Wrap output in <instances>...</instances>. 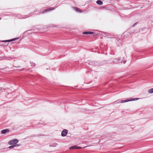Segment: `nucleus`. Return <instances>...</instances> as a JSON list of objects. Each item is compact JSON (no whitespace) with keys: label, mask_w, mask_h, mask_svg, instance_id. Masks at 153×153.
I'll return each instance as SVG.
<instances>
[{"label":"nucleus","mask_w":153,"mask_h":153,"mask_svg":"<svg viewBox=\"0 0 153 153\" xmlns=\"http://www.w3.org/2000/svg\"><path fill=\"white\" fill-rule=\"evenodd\" d=\"M18 139H14L10 140L8 142V144L10 145L16 144L18 143Z\"/></svg>","instance_id":"1"},{"label":"nucleus","mask_w":153,"mask_h":153,"mask_svg":"<svg viewBox=\"0 0 153 153\" xmlns=\"http://www.w3.org/2000/svg\"><path fill=\"white\" fill-rule=\"evenodd\" d=\"M139 99L138 98H132L131 99H127L125 100H122L119 102H118L117 103H124L126 102L130 101H132L136 100Z\"/></svg>","instance_id":"2"},{"label":"nucleus","mask_w":153,"mask_h":153,"mask_svg":"<svg viewBox=\"0 0 153 153\" xmlns=\"http://www.w3.org/2000/svg\"><path fill=\"white\" fill-rule=\"evenodd\" d=\"M68 133V130L67 129H64L61 133V135L62 137L65 136Z\"/></svg>","instance_id":"3"},{"label":"nucleus","mask_w":153,"mask_h":153,"mask_svg":"<svg viewBox=\"0 0 153 153\" xmlns=\"http://www.w3.org/2000/svg\"><path fill=\"white\" fill-rule=\"evenodd\" d=\"M55 9V8H48V9H47L45 10H44V11L43 12H42V13H46V12H49V11H50L54 10Z\"/></svg>","instance_id":"4"},{"label":"nucleus","mask_w":153,"mask_h":153,"mask_svg":"<svg viewBox=\"0 0 153 153\" xmlns=\"http://www.w3.org/2000/svg\"><path fill=\"white\" fill-rule=\"evenodd\" d=\"M74 10L77 12H82V11L80 9L78 8L75 7H73Z\"/></svg>","instance_id":"5"},{"label":"nucleus","mask_w":153,"mask_h":153,"mask_svg":"<svg viewBox=\"0 0 153 153\" xmlns=\"http://www.w3.org/2000/svg\"><path fill=\"white\" fill-rule=\"evenodd\" d=\"M16 38H14V39H10V40H3V41H1V42H12V41H15L16 40Z\"/></svg>","instance_id":"6"},{"label":"nucleus","mask_w":153,"mask_h":153,"mask_svg":"<svg viewBox=\"0 0 153 153\" xmlns=\"http://www.w3.org/2000/svg\"><path fill=\"white\" fill-rule=\"evenodd\" d=\"M9 129H4L2 130L1 131V134H6L7 132H9Z\"/></svg>","instance_id":"7"},{"label":"nucleus","mask_w":153,"mask_h":153,"mask_svg":"<svg viewBox=\"0 0 153 153\" xmlns=\"http://www.w3.org/2000/svg\"><path fill=\"white\" fill-rule=\"evenodd\" d=\"M93 33H94L93 32L86 31V32H83L82 33L84 34H93Z\"/></svg>","instance_id":"8"},{"label":"nucleus","mask_w":153,"mask_h":153,"mask_svg":"<svg viewBox=\"0 0 153 153\" xmlns=\"http://www.w3.org/2000/svg\"><path fill=\"white\" fill-rule=\"evenodd\" d=\"M121 58V57L119 58L118 60V63H120V62H123L124 63H126V61H122V60Z\"/></svg>","instance_id":"9"},{"label":"nucleus","mask_w":153,"mask_h":153,"mask_svg":"<svg viewBox=\"0 0 153 153\" xmlns=\"http://www.w3.org/2000/svg\"><path fill=\"white\" fill-rule=\"evenodd\" d=\"M57 146V144L56 143H52L50 145V146L51 147H55Z\"/></svg>","instance_id":"10"},{"label":"nucleus","mask_w":153,"mask_h":153,"mask_svg":"<svg viewBox=\"0 0 153 153\" xmlns=\"http://www.w3.org/2000/svg\"><path fill=\"white\" fill-rule=\"evenodd\" d=\"M77 146H71L70 147L69 149H77Z\"/></svg>","instance_id":"11"},{"label":"nucleus","mask_w":153,"mask_h":153,"mask_svg":"<svg viewBox=\"0 0 153 153\" xmlns=\"http://www.w3.org/2000/svg\"><path fill=\"white\" fill-rule=\"evenodd\" d=\"M18 17L20 19H23V18L25 19V18H26L25 16H21V15H18Z\"/></svg>","instance_id":"12"},{"label":"nucleus","mask_w":153,"mask_h":153,"mask_svg":"<svg viewBox=\"0 0 153 153\" xmlns=\"http://www.w3.org/2000/svg\"><path fill=\"white\" fill-rule=\"evenodd\" d=\"M96 3L99 5H101L102 4V2L101 1H97Z\"/></svg>","instance_id":"13"},{"label":"nucleus","mask_w":153,"mask_h":153,"mask_svg":"<svg viewBox=\"0 0 153 153\" xmlns=\"http://www.w3.org/2000/svg\"><path fill=\"white\" fill-rule=\"evenodd\" d=\"M149 92L151 94L153 93V88L149 89Z\"/></svg>","instance_id":"14"},{"label":"nucleus","mask_w":153,"mask_h":153,"mask_svg":"<svg viewBox=\"0 0 153 153\" xmlns=\"http://www.w3.org/2000/svg\"><path fill=\"white\" fill-rule=\"evenodd\" d=\"M113 62L115 63H118V60L117 59H114L113 60Z\"/></svg>","instance_id":"15"},{"label":"nucleus","mask_w":153,"mask_h":153,"mask_svg":"<svg viewBox=\"0 0 153 153\" xmlns=\"http://www.w3.org/2000/svg\"><path fill=\"white\" fill-rule=\"evenodd\" d=\"M31 65L32 66H35V63L34 62H30Z\"/></svg>","instance_id":"16"},{"label":"nucleus","mask_w":153,"mask_h":153,"mask_svg":"<svg viewBox=\"0 0 153 153\" xmlns=\"http://www.w3.org/2000/svg\"><path fill=\"white\" fill-rule=\"evenodd\" d=\"M14 147H15V146H14V145H13V146H10L9 147V149H12V148H13Z\"/></svg>","instance_id":"17"},{"label":"nucleus","mask_w":153,"mask_h":153,"mask_svg":"<svg viewBox=\"0 0 153 153\" xmlns=\"http://www.w3.org/2000/svg\"><path fill=\"white\" fill-rule=\"evenodd\" d=\"M20 146V145H19V144H16V145H14V146L15 147H19V146Z\"/></svg>","instance_id":"18"},{"label":"nucleus","mask_w":153,"mask_h":153,"mask_svg":"<svg viewBox=\"0 0 153 153\" xmlns=\"http://www.w3.org/2000/svg\"><path fill=\"white\" fill-rule=\"evenodd\" d=\"M79 6H83V5H84V3H83V4H79L78 5Z\"/></svg>","instance_id":"19"},{"label":"nucleus","mask_w":153,"mask_h":153,"mask_svg":"<svg viewBox=\"0 0 153 153\" xmlns=\"http://www.w3.org/2000/svg\"><path fill=\"white\" fill-rule=\"evenodd\" d=\"M82 148L81 147L77 146V149H81Z\"/></svg>","instance_id":"20"},{"label":"nucleus","mask_w":153,"mask_h":153,"mask_svg":"<svg viewBox=\"0 0 153 153\" xmlns=\"http://www.w3.org/2000/svg\"><path fill=\"white\" fill-rule=\"evenodd\" d=\"M136 24H137L136 23H134V24L133 25V27L135 26L136 25Z\"/></svg>","instance_id":"21"},{"label":"nucleus","mask_w":153,"mask_h":153,"mask_svg":"<svg viewBox=\"0 0 153 153\" xmlns=\"http://www.w3.org/2000/svg\"><path fill=\"white\" fill-rule=\"evenodd\" d=\"M80 1V2H82V1H81V0H80V1Z\"/></svg>","instance_id":"22"}]
</instances>
